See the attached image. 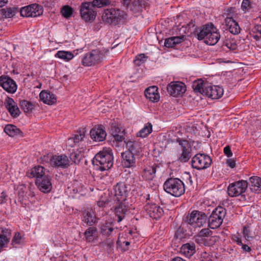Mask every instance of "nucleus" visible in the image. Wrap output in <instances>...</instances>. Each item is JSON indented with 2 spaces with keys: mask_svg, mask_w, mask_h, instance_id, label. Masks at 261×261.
I'll use <instances>...</instances> for the list:
<instances>
[{
  "mask_svg": "<svg viewBox=\"0 0 261 261\" xmlns=\"http://www.w3.org/2000/svg\"><path fill=\"white\" fill-rule=\"evenodd\" d=\"M5 105L12 117H17L20 115V111L17 104L12 98L8 97L6 100Z\"/></svg>",
  "mask_w": 261,
  "mask_h": 261,
  "instance_id": "22",
  "label": "nucleus"
},
{
  "mask_svg": "<svg viewBox=\"0 0 261 261\" xmlns=\"http://www.w3.org/2000/svg\"><path fill=\"white\" fill-rule=\"evenodd\" d=\"M171 261H185V260L180 257H175Z\"/></svg>",
  "mask_w": 261,
  "mask_h": 261,
  "instance_id": "64",
  "label": "nucleus"
},
{
  "mask_svg": "<svg viewBox=\"0 0 261 261\" xmlns=\"http://www.w3.org/2000/svg\"><path fill=\"white\" fill-rule=\"evenodd\" d=\"M24 242V237L21 235L19 232H16L15 233L12 241L11 245L15 248L21 246Z\"/></svg>",
  "mask_w": 261,
  "mask_h": 261,
  "instance_id": "42",
  "label": "nucleus"
},
{
  "mask_svg": "<svg viewBox=\"0 0 261 261\" xmlns=\"http://www.w3.org/2000/svg\"><path fill=\"white\" fill-rule=\"evenodd\" d=\"M94 7L91 3H83L80 9V12L82 18L86 21L94 19L96 15V12L94 10Z\"/></svg>",
  "mask_w": 261,
  "mask_h": 261,
  "instance_id": "13",
  "label": "nucleus"
},
{
  "mask_svg": "<svg viewBox=\"0 0 261 261\" xmlns=\"http://www.w3.org/2000/svg\"><path fill=\"white\" fill-rule=\"evenodd\" d=\"M208 83L203 82L201 80H198L194 82L192 87L196 92H199L204 95V92L205 90L206 86H207Z\"/></svg>",
  "mask_w": 261,
  "mask_h": 261,
  "instance_id": "38",
  "label": "nucleus"
},
{
  "mask_svg": "<svg viewBox=\"0 0 261 261\" xmlns=\"http://www.w3.org/2000/svg\"><path fill=\"white\" fill-rule=\"evenodd\" d=\"M11 234V232L10 229L3 227L0 228V237L5 240L7 239L8 242H9L10 240Z\"/></svg>",
  "mask_w": 261,
  "mask_h": 261,
  "instance_id": "47",
  "label": "nucleus"
},
{
  "mask_svg": "<svg viewBox=\"0 0 261 261\" xmlns=\"http://www.w3.org/2000/svg\"><path fill=\"white\" fill-rule=\"evenodd\" d=\"M116 227L112 221H106L100 225V232L107 237L112 236L116 233Z\"/></svg>",
  "mask_w": 261,
  "mask_h": 261,
  "instance_id": "23",
  "label": "nucleus"
},
{
  "mask_svg": "<svg viewBox=\"0 0 261 261\" xmlns=\"http://www.w3.org/2000/svg\"><path fill=\"white\" fill-rule=\"evenodd\" d=\"M226 214V210L223 207L219 206L216 208L208 218V226L212 229L218 228L222 223Z\"/></svg>",
  "mask_w": 261,
  "mask_h": 261,
  "instance_id": "6",
  "label": "nucleus"
},
{
  "mask_svg": "<svg viewBox=\"0 0 261 261\" xmlns=\"http://www.w3.org/2000/svg\"><path fill=\"white\" fill-rule=\"evenodd\" d=\"M248 187L246 180H241L229 184L227 188V193L230 197H237L244 193Z\"/></svg>",
  "mask_w": 261,
  "mask_h": 261,
  "instance_id": "8",
  "label": "nucleus"
},
{
  "mask_svg": "<svg viewBox=\"0 0 261 261\" xmlns=\"http://www.w3.org/2000/svg\"><path fill=\"white\" fill-rule=\"evenodd\" d=\"M127 17V15L124 11L113 8L105 10L102 16L104 21L114 25L125 22Z\"/></svg>",
  "mask_w": 261,
  "mask_h": 261,
  "instance_id": "4",
  "label": "nucleus"
},
{
  "mask_svg": "<svg viewBox=\"0 0 261 261\" xmlns=\"http://www.w3.org/2000/svg\"><path fill=\"white\" fill-rule=\"evenodd\" d=\"M233 240L237 242L239 245H242V241L240 237L238 236H234L233 238Z\"/></svg>",
  "mask_w": 261,
  "mask_h": 261,
  "instance_id": "60",
  "label": "nucleus"
},
{
  "mask_svg": "<svg viewBox=\"0 0 261 261\" xmlns=\"http://www.w3.org/2000/svg\"><path fill=\"white\" fill-rule=\"evenodd\" d=\"M224 154L228 157H231L232 155V153L231 151L230 147L227 145L224 148L223 150Z\"/></svg>",
  "mask_w": 261,
  "mask_h": 261,
  "instance_id": "56",
  "label": "nucleus"
},
{
  "mask_svg": "<svg viewBox=\"0 0 261 261\" xmlns=\"http://www.w3.org/2000/svg\"><path fill=\"white\" fill-rule=\"evenodd\" d=\"M180 147L178 149L177 160L182 163L188 162L192 156V149L187 141L179 143Z\"/></svg>",
  "mask_w": 261,
  "mask_h": 261,
  "instance_id": "11",
  "label": "nucleus"
},
{
  "mask_svg": "<svg viewBox=\"0 0 261 261\" xmlns=\"http://www.w3.org/2000/svg\"><path fill=\"white\" fill-rule=\"evenodd\" d=\"M250 30V34L256 41L261 40V25L255 24L252 26H247Z\"/></svg>",
  "mask_w": 261,
  "mask_h": 261,
  "instance_id": "35",
  "label": "nucleus"
},
{
  "mask_svg": "<svg viewBox=\"0 0 261 261\" xmlns=\"http://www.w3.org/2000/svg\"><path fill=\"white\" fill-rule=\"evenodd\" d=\"M158 87L154 86L147 88L144 94L147 99L152 102H157L160 99V95L158 91Z\"/></svg>",
  "mask_w": 261,
  "mask_h": 261,
  "instance_id": "25",
  "label": "nucleus"
},
{
  "mask_svg": "<svg viewBox=\"0 0 261 261\" xmlns=\"http://www.w3.org/2000/svg\"><path fill=\"white\" fill-rule=\"evenodd\" d=\"M145 4V0H134L132 4H129L128 7L133 12L138 13L142 11Z\"/></svg>",
  "mask_w": 261,
  "mask_h": 261,
  "instance_id": "36",
  "label": "nucleus"
},
{
  "mask_svg": "<svg viewBox=\"0 0 261 261\" xmlns=\"http://www.w3.org/2000/svg\"><path fill=\"white\" fill-rule=\"evenodd\" d=\"M113 190L115 200L124 202L126 200V198L128 194L129 189L124 182L117 183L114 187Z\"/></svg>",
  "mask_w": 261,
  "mask_h": 261,
  "instance_id": "12",
  "label": "nucleus"
},
{
  "mask_svg": "<svg viewBox=\"0 0 261 261\" xmlns=\"http://www.w3.org/2000/svg\"><path fill=\"white\" fill-rule=\"evenodd\" d=\"M109 50L106 48L95 49L85 54L82 58V64L91 66L101 63L106 58Z\"/></svg>",
  "mask_w": 261,
  "mask_h": 261,
  "instance_id": "2",
  "label": "nucleus"
},
{
  "mask_svg": "<svg viewBox=\"0 0 261 261\" xmlns=\"http://www.w3.org/2000/svg\"><path fill=\"white\" fill-rule=\"evenodd\" d=\"M36 184L39 190L44 193L50 192L52 189L51 177L48 175L37 179Z\"/></svg>",
  "mask_w": 261,
  "mask_h": 261,
  "instance_id": "18",
  "label": "nucleus"
},
{
  "mask_svg": "<svg viewBox=\"0 0 261 261\" xmlns=\"http://www.w3.org/2000/svg\"><path fill=\"white\" fill-rule=\"evenodd\" d=\"M40 99L44 103L51 105L56 101L55 95L45 90L42 91L39 94Z\"/></svg>",
  "mask_w": 261,
  "mask_h": 261,
  "instance_id": "29",
  "label": "nucleus"
},
{
  "mask_svg": "<svg viewBox=\"0 0 261 261\" xmlns=\"http://www.w3.org/2000/svg\"><path fill=\"white\" fill-rule=\"evenodd\" d=\"M84 222L88 225L92 226L97 222L95 212L92 209L85 210L83 212Z\"/></svg>",
  "mask_w": 261,
  "mask_h": 261,
  "instance_id": "24",
  "label": "nucleus"
},
{
  "mask_svg": "<svg viewBox=\"0 0 261 261\" xmlns=\"http://www.w3.org/2000/svg\"><path fill=\"white\" fill-rule=\"evenodd\" d=\"M28 190V188L24 185L20 184L18 186L16 190L20 199L23 200L27 198Z\"/></svg>",
  "mask_w": 261,
  "mask_h": 261,
  "instance_id": "45",
  "label": "nucleus"
},
{
  "mask_svg": "<svg viewBox=\"0 0 261 261\" xmlns=\"http://www.w3.org/2000/svg\"><path fill=\"white\" fill-rule=\"evenodd\" d=\"M147 57L144 54H141L136 56V59L134 60L135 64L140 66L145 61Z\"/></svg>",
  "mask_w": 261,
  "mask_h": 261,
  "instance_id": "49",
  "label": "nucleus"
},
{
  "mask_svg": "<svg viewBox=\"0 0 261 261\" xmlns=\"http://www.w3.org/2000/svg\"><path fill=\"white\" fill-rule=\"evenodd\" d=\"M124 130L118 126H113L110 130L111 135L114 137L116 135H118L120 132H123Z\"/></svg>",
  "mask_w": 261,
  "mask_h": 261,
  "instance_id": "54",
  "label": "nucleus"
},
{
  "mask_svg": "<svg viewBox=\"0 0 261 261\" xmlns=\"http://www.w3.org/2000/svg\"><path fill=\"white\" fill-rule=\"evenodd\" d=\"M85 136V131L84 128L76 132L73 137L68 140L67 144L69 146L73 147L82 141Z\"/></svg>",
  "mask_w": 261,
  "mask_h": 261,
  "instance_id": "28",
  "label": "nucleus"
},
{
  "mask_svg": "<svg viewBox=\"0 0 261 261\" xmlns=\"http://www.w3.org/2000/svg\"><path fill=\"white\" fill-rule=\"evenodd\" d=\"M211 157L204 153H197L192 159L193 168L197 170H203L208 168L212 164Z\"/></svg>",
  "mask_w": 261,
  "mask_h": 261,
  "instance_id": "7",
  "label": "nucleus"
},
{
  "mask_svg": "<svg viewBox=\"0 0 261 261\" xmlns=\"http://www.w3.org/2000/svg\"><path fill=\"white\" fill-rule=\"evenodd\" d=\"M205 88L204 95L212 99H218L221 97L223 94V89L219 86L211 85L208 84Z\"/></svg>",
  "mask_w": 261,
  "mask_h": 261,
  "instance_id": "15",
  "label": "nucleus"
},
{
  "mask_svg": "<svg viewBox=\"0 0 261 261\" xmlns=\"http://www.w3.org/2000/svg\"><path fill=\"white\" fill-rule=\"evenodd\" d=\"M194 243H186L182 245L180 248L181 252L188 257L192 256L196 252Z\"/></svg>",
  "mask_w": 261,
  "mask_h": 261,
  "instance_id": "33",
  "label": "nucleus"
},
{
  "mask_svg": "<svg viewBox=\"0 0 261 261\" xmlns=\"http://www.w3.org/2000/svg\"><path fill=\"white\" fill-rule=\"evenodd\" d=\"M125 143L128 151H131L133 153L138 154L142 150L143 144L138 141L130 140L125 141Z\"/></svg>",
  "mask_w": 261,
  "mask_h": 261,
  "instance_id": "26",
  "label": "nucleus"
},
{
  "mask_svg": "<svg viewBox=\"0 0 261 261\" xmlns=\"http://www.w3.org/2000/svg\"><path fill=\"white\" fill-rule=\"evenodd\" d=\"M135 153L131 151H126L122 153L123 164L125 167L130 168L135 165L136 159L134 156Z\"/></svg>",
  "mask_w": 261,
  "mask_h": 261,
  "instance_id": "27",
  "label": "nucleus"
},
{
  "mask_svg": "<svg viewBox=\"0 0 261 261\" xmlns=\"http://www.w3.org/2000/svg\"><path fill=\"white\" fill-rule=\"evenodd\" d=\"M4 132L11 137L19 135L21 132L16 126L12 124H8L4 128Z\"/></svg>",
  "mask_w": 261,
  "mask_h": 261,
  "instance_id": "40",
  "label": "nucleus"
},
{
  "mask_svg": "<svg viewBox=\"0 0 261 261\" xmlns=\"http://www.w3.org/2000/svg\"><path fill=\"white\" fill-rule=\"evenodd\" d=\"M72 8L68 5L64 6L61 10L62 15L66 18L70 17L72 14Z\"/></svg>",
  "mask_w": 261,
  "mask_h": 261,
  "instance_id": "48",
  "label": "nucleus"
},
{
  "mask_svg": "<svg viewBox=\"0 0 261 261\" xmlns=\"http://www.w3.org/2000/svg\"><path fill=\"white\" fill-rule=\"evenodd\" d=\"M121 3L123 4V5L125 6L126 7H128L130 2L131 0H121Z\"/></svg>",
  "mask_w": 261,
  "mask_h": 261,
  "instance_id": "63",
  "label": "nucleus"
},
{
  "mask_svg": "<svg viewBox=\"0 0 261 261\" xmlns=\"http://www.w3.org/2000/svg\"><path fill=\"white\" fill-rule=\"evenodd\" d=\"M224 45L231 50H234L237 48V45L233 40H227Z\"/></svg>",
  "mask_w": 261,
  "mask_h": 261,
  "instance_id": "51",
  "label": "nucleus"
},
{
  "mask_svg": "<svg viewBox=\"0 0 261 261\" xmlns=\"http://www.w3.org/2000/svg\"><path fill=\"white\" fill-rule=\"evenodd\" d=\"M152 131V126L150 123H147L137 133V136L145 138L147 137Z\"/></svg>",
  "mask_w": 261,
  "mask_h": 261,
  "instance_id": "41",
  "label": "nucleus"
},
{
  "mask_svg": "<svg viewBox=\"0 0 261 261\" xmlns=\"http://www.w3.org/2000/svg\"><path fill=\"white\" fill-rule=\"evenodd\" d=\"M91 138L95 142H102L106 139L107 133L101 125L96 126L90 132Z\"/></svg>",
  "mask_w": 261,
  "mask_h": 261,
  "instance_id": "20",
  "label": "nucleus"
},
{
  "mask_svg": "<svg viewBox=\"0 0 261 261\" xmlns=\"http://www.w3.org/2000/svg\"><path fill=\"white\" fill-rule=\"evenodd\" d=\"M144 210L149 216L154 219L160 218L164 214L163 208L155 204H147L144 206Z\"/></svg>",
  "mask_w": 261,
  "mask_h": 261,
  "instance_id": "17",
  "label": "nucleus"
},
{
  "mask_svg": "<svg viewBox=\"0 0 261 261\" xmlns=\"http://www.w3.org/2000/svg\"><path fill=\"white\" fill-rule=\"evenodd\" d=\"M55 57L65 62H69L73 58L74 55L70 51L59 50L56 54Z\"/></svg>",
  "mask_w": 261,
  "mask_h": 261,
  "instance_id": "39",
  "label": "nucleus"
},
{
  "mask_svg": "<svg viewBox=\"0 0 261 261\" xmlns=\"http://www.w3.org/2000/svg\"><path fill=\"white\" fill-rule=\"evenodd\" d=\"M233 13V9L232 8H230L229 9H228L227 10H226V12L225 13V14H226L227 16H229V17H232V13Z\"/></svg>",
  "mask_w": 261,
  "mask_h": 261,
  "instance_id": "61",
  "label": "nucleus"
},
{
  "mask_svg": "<svg viewBox=\"0 0 261 261\" xmlns=\"http://www.w3.org/2000/svg\"><path fill=\"white\" fill-rule=\"evenodd\" d=\"M212 234V231L210 230L208 228H204L201 230V231L199 232L198 236L199 237H208L210 236Z\"/></svg>",
  "mask_w": 261,
  "mask_h": 261,
  "instance_id": "52",
  "label": "nucleus"
},
{
  "mask_svg": "<svg viewBox=\"0 0 261 261\" xmlns=\"http://www.w3.org/2000/svg\"><path fill=\"white\" fill-rule=\"evenodd\" d=\"M91 3L94 8H102L109 5L111 2L110 0H93Z\"/></svg>",
  "mask_w": 261,
  "mask_h": 261,
  "instance_id": "46",
  "label": "nucleus"
},
{
  "mask_svg": "<svg viewBox=\"0 0 261 261\" xmlns=\"http://www.w3.org/2000/svg\"><path fill=\"white\" fill-rule=\"evenodd\" d=\"M207 220L206 215L202 212L194 211L188 217V221L189 224L193 227H200L206 223Z\"/></svg>",
  "mask_w": 261,
  "mask_h": 261,
  "instance_id": "9",
  "label": "nucleus"
},
{
  "mask_svg": "<svg viewBox=\"0 0 261 261\" xmlns=\"http://www.w3.org/2000/svg\"><path fill=\"white\" fill-rule=\"evenodd\" d=\"M184 40V36L172 37L166 39L165 46L167 47H174Z\"/></svg>",
  "mask_w": 261,
  "mask_h": 261,
  "instance_id": "37",
  "label": "nucleus"
},
{
  "mask_svg": "<svg viewBox=\"0 0 261 261\" xmlns=\"http://www.w3.org/2000/svg\"><path fill=\"white\" fill-rule=\"evenodd\" d=\"M20 106L25 113H30L34 108V105L28 100H21Z\"/></svg>",
  "mask_w": 261,
  "mask_h": 261,
  "instance_id": "44",
  "label": "nucleus"
},
{
  "mask_svg": "<svg viewBox=\"0 0 261 261\" xmlns=\"http://www.w3.org/2000/svg\"><path fill=\"white\" fill-rule=\"evenodd\" d=\"M243 237L247 241H249L252 237L248 227H245L243 229Z\"/></svg>",
  "mask_w": 261,
  "mask_h": 261,
  "instance_id": "53",
  "label": "nucleus"
},
{
  "mask_svg": "<svg viewBox=\"0 0 261 261\" xmlns=\"http://www.w3.org/2000/svg\"><path fill=\"white\" fill-rule=\"evenodd\" d=\"M226 164L231 168H233L236 166V161L232 159H228Z\"/></svg>",
  "mask_w": 261,
  "mask_h": 261,
  "instance_id": "57",
  "label": "nucleus"
},
{
  "mask_svg": "<svg viewBox=\"0 0 261 261\" xmlns=\"http://www.w3.org/2000/svg\"><path fill=\"white\" fill-rule=\"evenodd\" d=\"M0 85L5 91L10 93H15L17 88L16 82L8 76H1Z\"/></svg>",
  "mask_w": 261,
  "mask_h": 261,
  "instance_id": "16",
  "label": "nucleus"
},
{
  "mask_svg": "<svg viewBox=\"0 0 261 261\" xmlns=\"http://www.w3.org/2000/svg\"><path fill=\"white\" fill-rule=\"evenodd\" d=\"M240 246H241L242 249L245 251H249L251 250L250 248L247 245L244 244L243 243L242 245H240Z\"/></svg>",
  "mask_w": 261,
  "mask_h": 261,
  "instance_id": "62",
  "label": "nucleus"
},
{
  "mask_svg": "<svg viewBox=\"0 0 261 261\" xmlns=\"http://www.w3.org/2000/svg\"><path fill=\"white\" fill-rule=\"evenodd\" d=\"M70 159L74 163H76L77 162H79L80 161V159H79V155L75 153H72L71 154Z\"/></svg>",
  "mask_w": 261,
  "mask_h": 261,
  "instance_id": "58",
  "label": "nucleus"
},
{
  "mask_svg": "<svg viewBox=\"0 0 261 261\" xmlns=\"http://www.w3.org/2000/svg\"><path fill=\"white\" fill-rule=\"evenodd\" d=\"M250 189L255 193L261 192V178L258 176H253L250 178Z\"/></svg>",
  "mask_w": 261,
  "mask_h": 261,
  "instance_id": "32",
  "label": "nucleus"
},
{
  "mask_svg": "<svg viewBox=\"0 0 261 261\" xmlns=\"http://www.w3.org/2000/svg\"><path fill=\"white\" fill-rule=\"evenodd\" d=\"M50 165L56 167L66 168L70 164L68 158L64 155H53L50 159Z\"/></svg>",
  "mask_w": 261,
  "mask_h": 261,
  "instance_id": "19",
  "label": "nucleus"
},
{
  "mask_svg": "<svg viewBox=\"0 0 261 261\" xmlns=\"http://www.w3.org/2000/svg\"><path fill=\"white\" fill-rule=\"evenodd\" d=\"M7 195L4 192H2L0 195V204H3L7 201Z\"/></svg>",
  "mask_w": 261,
  "mask_h": 261,
  "instance_id": "59",
  "label": "nucleus"
},
{
  "mask_svg": "<svg viewBox=\"0 0 261 261\" xmlns=\"http://www.w3.org/2000/svg\"><path fill=\"white\" fill-rule=\"evenodd\" d=\"M251 8V4L249 0H243L241 4V9L246 13Z\"/></svg>",
  "mask_w": 261,
  "mask_h": 261,
  "instance_id": "50",
  "label": "nucleus"
},
{
  "mask_svg": "<svg viewBox=\"0 0 261 261\" xmlns=\"http://www.w3.org/2000/svg\"><path fill=\"white\" fill-rule=\"evenodd\" d=\"M220 38L218 29L212 23L205 25L198 34L199 40H203L205 43L210 45L216 44Z\"/></svg>",
  "mask_w": 261,
  "mask_h": 261,
  "instance_id": "3",
  "label": "nucleus"
},
{
  "mask_svg": "<svg viewBox=\"0 0 261 261\" xmlns=\"http://www.w3.org/2000/svg\"><path fill=\"white\" fill-rule=\"evenodd\" d=\"M118 203L115 207V214L118 217V222L121 221L124 218L126 212V206L123 202L118 201Z\"/></svg>",
  "mask_w": 261,
  "mask_h": 261,
  "instance_id": "34",
  "label": "nucleus"
},
{
  "mask_svg": "<svg viewBox=\"0 0 261 261\" xmlns=\"http://www.w3.org/2000/svg\"><path fill=\"white\" fill-rule=\"evenodd\" d=\"M97 228L95 227H89L86 230L84 235L87 242H91L94 240Z\"/></svg>",
  "mask_w": 261,
  "mask_h": 261,
  "instance_id": "43",
  "label": "nucleus"
},
{
  "mask_svg": "<svg viewBox=\"0 0 261 261\" xmlns=\"http://www.w3.org/2000/svg\"><path fill=\"white\" fill-rule=\"evenodd\" d=\"M42 7L34 4L24 7L20 9V14L23 17H35L40 16L43 13Z\"/></svg>",
  "mask_w": 261,
  "mask_h": 261,
  "instance_id": "10",
  "label": "nucleus"
},
{
  "mask_svg": "<svg viewBox=\"0 0 261 261\" xmlns=\"http://www.w3.org/2000/svg\"><path fill=\"white\" fill-rule=\"evenodd\" d=\"M186 90V87L185 84L180 82H171L167 86L168 93L174 97L182 95L185 92Z\"/></svg>",
  "mask_w": 261,
  "mask_h": 261,
  "instance_id": "14",
  "label": "nucleus"
},
{
  "mask_svg": "<svg viewBox=\"0 0 261 261\" xmlns=\"http://www.w3.org/2000/svg\"><path fill=\"white\" fill-rule=\"evenodd\" d=\"M45 169L42 166H37L28 171L27 175L30 178L36 177L38 179L45 176Z\"/></svg>",
  "mask_w": 261,
  "mask_h": 261,
  "instance_id": "30",
  "label": "nucleus"
},
{
  "mask_svg": "<svg viewBox=\"0 0 261 261\" xmlns=\"http://www.w3.org/2000/svg\"><path fill=\"white\" fill-rule=\"evenodd\" d=\"M113 138L114 140L116 142H122L124 139V131L123 132H120L118 135H116V136H114Z\"/></svg>",
  "mask_w": 261,
  "mask_h": 261,
  "instance_id": "55",
  "label": "nucleus"
},
{
  "mask_svg": "<svg viewBox=\"0 0 261 261\" xmlns=\"http://www.w3.org/2000/svg\"><path fill=\"white\" fill-rule=\"evenodd\" d=\"M164 191L171 195L178 197L185 192V186L183 181L178 178H169L163 185Z\"/></svg>",
  "mask_w": 261,
  "mask_h": 261,
  "instance_id": "5",
  "label": "nucleus"
},
{
  "mask_svg": "<svg viewBox=\"0 0 261 261\" xmlns=\"http://www.w3.org/2000/svg\"><path fill=\"white\" fill-rule=\"evenodd\" d=\"M92 164L96 170L102 171L110 169L113 165L112 149L109 147L103 148L95 155Z\"/></svg>",
  "mask_w": 261,
  "mask_h": 261,
  "instance_id": "1",
  "label": "nucleus"
},
{
  "mask_svg": "<svg viewBox=\"0 0 261 261\" xmlns=\"http://www.w3.org/2000/svg\"><path fill=\"white\" fill-rule=\"evenodd\" d=\"M225 24L229 31L233 35L239 34L241 28L238 23L231 17L227 16L225 19Z\"/></svg>",
  "mask_w": 261,
  "mask_h": 261,
  "instance_id": "21",
  "label": "nucleus"
},
{
  "mask_svg": "<svg viewBox=\"0 0 261 261\" xmlns=\"http://www.w3.org/2000/svg\"><path fill=\"white\" fill-rule=\"evenodd\" d=\"M157 166L147 167L144 169L142 177L146 181H151L155 176Z\"/></svg>",
  "mask_w": 261,
  "mask_h": 261,
  "instance_id": "31",
  "label": "nucleus"
}]
</instances>
